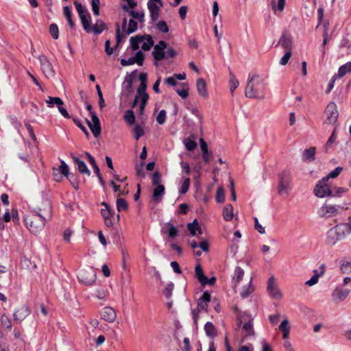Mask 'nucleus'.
I'll return each instance as SVG.
<instances>
[{"mask_svg": "<svg viewBox=\"0 0 351 351\" xmlns=\"http://www.w3.org/2000/svg\"><path fill=\"white\" fill-rule=\"evenodd\" d=\"M51 217V206L48 200L44 203V208H38L37 210L25 218V223L29 230L36 234L45 227V221Z\"/></svg>", "mask_w": 351, "mask_h": 351, "instance_id": "f257e3e1", "label": "nucleus"}, {"mask_svg": "<svg viewBox=\"0 0 351 351\" xmlns=\"http://www.w3.org/2000/svg\"><path fill=\"white\" fill-rule=\"evenodd\" d=\"M133 58L135 63H136L138 65L142 66L143 64L145 55L141 51H137Z\"/></svg>", "mask_w": 351, "mask_h": 351, "instance_id": "864d4df0", "label": "nucleus"}, {"mask_svg": "<svg viewBox=\"0 0 351 351\" xmlns=\"http://www.w3.org/2000/svg\"><path fill=\"white\" fill-rule=\"evenodd\" d=\"M244 276V271L240 267H236L234 271L233 280H234L236 285H238L241 280L243 279Z\"/></svg>", "mask_w": 351, "mask_h": 351, "instance_id": "58836bf2", "label": "nucleus"}, {"mask_svg": "<svg viewBox=\"0 0 351 351\" xmlns=\"http://www.w3.org/2000/svg\"><path fill=\"white\" fill-rule=\"evenodd\" d=\"M229 84H230V92H231L232 95H233V93L235 90V89L238 87L239 82L232 73H230V74Z\"/></svg>", "mask_w": 351, "mask_h": 351, "instance_id": "c03bdc74", "label": "nucleus"}, {"mask_svg": "<svg viewBox=\"0 0 351 351\" xmlns=\"http://www.w3.org/2000/svg\"><path fill=\"white\" fill-rule=\"evenodd\" d=\"M350 290L348 289H343L339 287H336L331 295L332 301L338 304L342 301H343L350 294Z\"/></svg>", "mask_w": 351, "mask_h": 351, "instance_id": "2eb2a0df", "label": "nucleus"}, {"mask_svg": "<svg viewBox=\"0 0 351 351\" xmlns=\"http://www.w3.org/2000/svg\"><path fill=\"white\" fill-rule=\"evenodd\" d=\"M156 27L160 32L162 33H167L169 32V27L167 23L164 21H160L157 23Z\"/></svg>", "mask_w": 351, "mask_h": 351, "instance_id": "680f3d73", "label": "nucleus"}, {"mask_svg": "<svg viewBox=\"0 0 351 351\" xmlns=\"http://www.w3.org/2000/svg\"><path fill=\"white\" fill-rule=\"evenodd\" d=\"M314 194L320 198L332 196V191L330 189L326 178L319 180L314 189Z\"/></svg>", "mask_w": 351, "mask_h": 351, "instance_id": "0eeeda50", "label": "nucleus"}, {"mask_svg": "<svg viewBox=\"0 0 351 351\" xmlns=\"http://www.w3.org/2000/svg\"><path fill=\"white\" fill-rule=\"evenodd\" d=\"M77 278L79 281L82 283L90 285L95 281L96 274L92 267H88V269L80 270L78 273Z\"/></svg>", "mask_w": 351, "mask_h": 351, "instance_id": "6e6552de", "label": "nucleus"}, {"mask_svg": "<svg viewBox=\"0 0 351 351\" xmlns=\"http://www.w3.org/2000/svg\"><path fill=\"white\" fill-rule=\"evenodd\" d=\"M186 149L188 151H193L197 147V143L195 141L187 139L184 143Z\"/></svg>", "mask_w": 351, "mask_h": 351, "instance_id": "338daca9", "label": "nucleus"}, {"mask_svg": "<svg viewBox=\"0 0 351 351\" xmlns=\"http://www.w3.org/2000/svg\"><path fill=\"white\" fill-rule=\"evenodd\" d=\"M63 13H64V15L65 16L66 21H67L69 26L71 27V28H73L75 26V23L72 19L71 7H70L69 5L64 6L63 8Z\"/></svg>", "mask_w": 351, "mask_h": 351, "instance_id": "7c9ffc66", "label": "nucleus"}, {"mask_svg": "<svg viewBox=\"0 0 351 351\" xmlns=\"http://www.w3.org/2000/svg\"><path fill=\"white\" fill-rule=\"evenodd\" d=\"M160 5L154 2H148L147 8L150 13V17L152 21H156L159 17Z\"/></svg>", "mask_w": 351, "mask_h": 351, "instance_id": "aec40b11", "label": "nucleus"}, {"mask_svg": "<svg viewBox=\"0 0 351 351\" xmlns=\"http://www.w3.org/2000/svg\"><path fill=\"white\" fill-rule=\"evenodd\" d=\"M319 279V274L317 270L313 271V276L311 278L310 280L306 282V285L308 286H313L317 283Z\"/></svg>", "mask_w": 351, "mask_h": 351, "instance_id": "13d9d810", "label": "nucleus"}, {"mask_svg": "<svg viewBox=\"0 0 351 351\" xmlns=\"http://www.w3.org/2000/svg\"><path fill=\"white\" fill-rule=\"evenodd\" d=\"M197 92L200 96L206 98L208 96L206 85L203 78H198L196 82Z\"/></svg>", "mask_w": 351, "mask_h": 351, "instance_id": "b1692460", "label": "nucleus"}, {"mask_svg": "<svg viewBox=\"0 0 351 351\" xmlns=\"http://www.w3.org/2000/svg\"><path fill=\"white\" fill-rule=\"evenodd\" d=\"M342 170V167H337L334 170L330 171L329 174L327 176H325L324 178H326L327 181H328L329 178H335L340 174Z\"/></svg>", "mask_w": 351, "mask_h": 351, "instance_id": "bf43d9fd", "label": "nucleus"}, {"mask_svg": "<svg viewBox=\"0 0 351 351\" xmlns=\"http://www.w3.org/2000/svg\"><path fill=\"white\" fill-rule=\"evenodd\" d=\"M286 0H277V3L275 0L271 1V8L276 12L277 10L280 12L283 11L285 5Z\"/></svg>", "mask_w": 351, "mask_h": 351, "instance_id": "37998d69", "label": "nucleus"}, {"mask_svg": "<svg viewBox=\"0 0 351 351\" xmlns=\"http://www.w3.org/2000/svg\"><path fill=\"white\" fill-rule=\"evenodd\" d=\"M223 219L226 221H230L233 218V207L231 204H227L223 210Z\"/></svg>", "mask_w": 351, "mask_h": 351, "instance_id": "c9c22d12", "label": "nucleus"}, {"mask_svg": "<svg viewBox=\"0 0 351 351\" xmlns=\"http://www.w3.org/2000/svg\"><path fill=\"white\" fill-rule=\"evenodd\" d=\"M191 184V180L189 178H185L183 183L179 190V193L182 195L185 194L188 192Z\"/></svg>", "mask_w": 351, "mask_h": 351, "instance_id": "8fccbe9b", "label": "nucleus"}, {"mask_svg": "<svg viewBox=\"0 0 351 351\" xmlns=\"http://www.w3.org/2000/svg\"><path fill=\"white\" fill-rule=\"evenodd\" d=\"M76 10L77 12L78 16L80 19L82 25L84 29V30L87 33L91 32V16L87 8L82 5L80 2L75 1L73 3Z\"/></svg>", "mask_w": 351, "mask_h": 351, "instance_id": "20e7f679", "label": "nucleus"}, {"mask_svg": "<svg viewBox=\"0 0 351 351\" xmlns=\"http://www.w3.org/2000/svg\"><path fill=\"white\" fill-rule=\"evenodd\" d=\"M128 205L127 202L123 198H117V208L119 212L127 210Z\"/></svg>", "mask_w": 351, "mask_h": 351, "instance_id": "a18cd8bd", "label": "nucleus"}, {"mask_svg": "<svg viewBox=\"0 0 351 351\" xmlns=\"http://www.w3.org/2000/svg\"><path fill=\"white\" fill-rule=\"evenodd\" d=\"M292 38L290 34L284 33L281 36L277 45H280L287 51H291Z\"/></svg>", "mask_w": 351, "mask_h": 351, "instance_id": "6ab92c4d", "label": "nucleus"}, {"mask_svg": "<svg viewBox=\"0 0 351 351\" xmlns=\"http://www.w3.org/2000/svg\"><path fill=\"white\" fill-rule=\"evenodd\" d=\"M181 88L176 89L177 94L182 98L185 99L189 96V86L186 84H182Z\"/></svg>", "mask_w": 351, "mask_h": 351, "instance_id": "49530a36", "label": "nucleus"}, {"mask_svg": "<svg viewBox=\"0 0 351 351\" xmlns=\"http://www.w3.org/2000/svg\"><path fill=\"white\" fill-rule=\"evenodd\" d=\"M46 103L49 108H53L54 105L58 106L64 104L63 101L60 97L51 96L48 97V99L46 100Z\"/></svg>", "mask_w": 351, "mask_h": 351, "instance_id": "4c0bfd02", "label": "nucleus"}, {"mask_svg": "<svg viewBox=\"0 0 351 351\" xmlns=\"http://www.w3.org/2000/svg\"><path fill=\"white\" fill-rule=\"evenodd\" d=\"M60 171V173H62V175H63L64 176L68 178L69 176H71V174H69V167L68 165L65 163V162L64 160H61L60 162V165L59 167V170L58 169H56V168H53V175L54 176H56V172L58 173V171Z\"/></svg>", "mask_w": 351, "mask_h": 351, "instance_id": "c756f323", "label": "nucleus"}, {"mask_svg": "<svg viewBox=\"0 0 351 351\" xmlns=\"http://www.w3.org/2000/svg\"><path fill=\"white\" fill-rule=\"evenodd\" d=\"M340 269L343 274H350L351 273V261H348L345 259H341L340 261Z\"/></svg>", "mask_w": 351, "mask_h": 351, "instance_id": "ea45409f", "label": "nucleus"}, {"mask_svg": "<svg viewBox=\"0 0 351 351\" xmlns=\"http://www.w3.org/2000/svg\"><path fill=\"white\" fill-rule=\"evenodd\" d=\"M291 56V51H287L285 55L281 58L280 64L281 65H286Z\"/></svg>", "mask_w": 351, "mask_h": 351, "instance_id": "774afa93", "label": "nucleus"}, {"mask_svg": "<svg viewBox=\"0 0 351 351\" xmlns=\"http://www.w3.org/2000/svg\"><path fill=\"white\" fill-rule=\"evenodd\" d=\"M137 28H138L137 22L136 21H134V19H130L125 32L128 34H132L137 29Z\"/></svg>", "mask_w": 351, "mask_h": 351, "instance_id": "de8ad7c7", "label": "nucleus"}, {"mask_svg": "<svg viewBox=\"0 0 351 351\" xmlns=\"http://www.w3.org/2000/svg\"><path fill=\"white\" fill-rule=\"evenodd\" d=\"M291 173L290 171L285 170L279 175V184L278 186L280 195L288 194L291 189Z\"/></svg>", "mask_w": 351, "mask_h": 351, "instance_id": "39448f33", "label": "nucleus"}, {"mask_svg": "<svg viewBox=\"0 0 351 351\" xmlns=\"http://www.w3.org/2000/svg\"><path fill=\"white\" fill-rule=\"evenodd\" d=\"M348 73H351V62H348L341 66L338 70V75L339 77H343Z\"/></svg>", "mask_w": 351, "mask_h": 351, "instance_id": "a19ab883", "label": "nucleus"}, {"mask_svg": "<svg viewBox=\"0 0 351 351\" xmlns=\"http://www.w3.org/2000/svg\"><path fill=\"white\" fill-rule=\"evenodd\" d=\"M187 228L192 236H196V231L198 230L199 234H202L201 228L197 219H195L192 223L187 225Z\"/></svg>", "mask_w": 351, "mask_h": 351, "instance_id": "f704fd0d", "label": "nucleus"}, {"mask_svg": "<svg viewBox=\"0 0 351 351\" xmlns=\"http://www.w3.org/2000/svg\"><path fill=\"white\" fill-rule=\"evenodd\" d=\"M101 318L106 322H113L117 317V314L114 308L110 306L103 308L100 312Z\"/></svg>", "mask_w": 351, "mask_h": 351, "instance_id": "dca6fc26", "label": "nucleus"}, {"mask_svg": "<svg viewBox=\"0 0 351 351\" xmlns=\"http://www.w3.org/2000/svg\"><path fill=\"white\" fill-rule=\"evenodd\" d=\"M199 145L202 152V158L204 162L205 163H208L211 160L213 154L211 152L208 151L207 143L203 138H200Z\"/></svg>", "mask_w": 351, "mask_h": 351, "instance_id": "412c9836", "label": "nucleus"}, {"mask_svg": "<svg viewBox=\"0 0 351 351\" xmlns=\"http://www.w3.org/2000/svg\"><path fill=\"white\" fill-rule=\"evenodd\" d=\"M133 80L130 76H126L122 84L123 91H125L126 96H130L133 93Z\"/></svg>", "mask_w": 351, "mask_h": 351, "instance_id": "5701e85b", "label": "nucleus"}, {"mask_svg": "<svg viewBox=\"0 0 351 351\" xmlns=\"http://www.w3.org/2000/svg\"><path fill=\"white\" fill-rule=\"evenodd\" d=\"M1 324H2L3 327H4L5 329H7L9 331L11 330L12 323H11V320L10 319L8 316H7L6 315H2L1 317Z\"/></svg>", "mask_w": 351, "mask_h": 351, "instance_id": "603ef678", "label": "nucleus"}, {"mask_svg": "<svg viewBox=\"0 0 351 351\" xmlns=\"http://www.w3.org/2000/svg\"><path fill=\"white\" fill-rule=\"evenodd\" d=\"M168 234L170 238H175L178 234V230L176 227L172 224H169Z\"/></svg>", "mask_w": 351, "mask_h": 351, "instance_id": "0e129e2a", "label": "nucleus"}, {"mask_svg": "<svg viewBox=\"0 0 351 351\" xmlns=\"http://www.w3.org/2000/svg\"><path fill=\"white\" fill-rule=\"evenodd\" d=\"M41 69L47 77H53L55 75V71L53 65L49 62L45 56H40L38 58Z\"/></svg>", "mask_w": 351, "mask_h": 351, "instance_id": "ddd939ff", "label": "nucleus"}, {"mask_svg": "<svg viewBox=\"0 0 351 351\" xmlns=\"http://www.w3.org/2000/svg\"><path fill=\"white\" fill-rule=\"evenodd\" d=\"M351 234V217H348V223H342L330 228L326 234V243L334 245Z\"/></svg>", "mask_w": 351, "mask_h": 351, "instance_id": "7ed1b4c3", "label": "nucleus"}, {"mask_svg": "<svg viewBox=\"0 0 351 351\" xmlns=\"http://www.w3.org/2000/svg\"><path fill=\"white\" fill-rule=\"evenodd\" d=\"M279 329L282 332V338L287 339L289 334V322L287 319H285L281 322Z\"/></svg>", "mask_w": 351, "mask_h": 351, "instance_id": "79ce46f5", "label": "nucleus"}, {"mask_svg": "<svg viewBox=\"0 0 351 351\" xmlns=\"http://www.w3.org/2000/svg\"><path fill=\"white\" fill-rule=\"evenodd\" d=\"M87 125H88L91 132L95 137H98L101 134L100 123H92L88 119H86Z\"/></svg>", "mask_w": 351, "mask_h": 351, "instance_id": "473e14b6", "label": "nucleus"}, {"mask_svg": "<svg viewBox=\"0 0 351 351\" xmlns=\"http://www.w3.org/2000/svg\"><path fill=\"white\" fill-rule=\"evenodd\" d=\"M49 32L51 36V37L56 40L58 38L59 36V29L58 27L56 24L52 23L49 26Z\"/></svg>", "mask_w": 351, "mask_h": 351, "instance_id": "5fc2aeb1", "label": "nucleus"}, {"mask_svg": "<svg viewBox=\"0 0 351 351\" xmlns=\"http://www.w3.org/2000/svg\"><path fill=\"white\" fill-rule=\"evenodd\" d=\"M106 24L101 20H97L95 24L91 27V32H93L95 34L99 35L106 29Z\"/></svg>", "mask_w": 351, "mask_h": 351, "instance_id": "2f4dec72", "label": "nucleus"}, {"mask_svg": "<svg viewBox=\"0 0 351 351\" xmlns=\"http://www.w3.org/2000/svg\"><path fill=\"white\" fill-rule=\"evenodd\" d=\"M252 280L250 283L247 285H245L242 287L240 295L242 298H245L248 297L254 290V287L251 284Z\"/></svg>", "mask_w": 351, "mask_h": 351, "instance_id": "e433bc0d", "label": "nucleus"}, {"mask_svg": "<svg viewBox=\"0 0 351 351\" xmlns=\"http://www.w3.org/2000/svg\"><path fill=\"white\" fill-rule=\"evenodd\" d=\"M266 84L258 75L249 74L245 95L248 98L262 99L265 96Z\"/></svg>", "mask_w": 351, "mask_h": 351, "instance_id": "f03ea898", "label": "nucleus"}, {"mask_svg": "<svg viewBox=\"0 0 351 351\" xmlns=\"http://www.w3.org/2000/svg\"><path fill=\"white\" fill-rule=\"evenodd\" d=\"M315 153H316V149L314 147H311L308 149H304L302 153L303 161L306 162V161L314 160Z\"/></svg>", "mask_w": 351, "mask_h": 351, "instance_id": "393cba45", "label": "nucleus"}, {"mask_svg": "<svg viewBox=\"0 0 351 351\" xmlns=\"http://www.w3.org/2000/svg\"><path fill=\"white\" fill-rule=\"evenodd\" d=\"M101 206L104 207V208L101 210V214L104 218L105 226L108 228L113 227V217L115 215L114 210L105 202H101Z\"/></svg>", "mask_w": 351, "mask_h": 351, "instance_id": "9b49d317", "label": "nucleus"}, {"mask_svg": "<svg viewBox=\"0 0 351 351\" xmlns=\"http://www.w3.org/2000/svg\"><path fill=\"white\" fill-rule=\"evenodd\" d=\"M99 0H91V7L95 16L99 15Z\"/></svg>", "mask_w": 351, "mask_h": 351, "instance_id": "052dcab7", "label": "nucleus"}, {"mask_svg": "<svg viewBox=\"0 0 351 351\" xmlns=\"http://www.w3.org/2000/svg\"><path fill=\"white\" fill-rule=\"evenodd\" d=\"M195 276L202 285H205V280H206V276L204 275L203 269L199 264L195 266Z\"/></svg>", "mask_w": 351, "mask_h": 351, "instance_id": "c85d7f7f", "label": "nucleus"}, {"mask_svg": "<svg viewBox=\"0 0 351 351\" xmlns=\"http://www.w3.org/2000/svg\"><path fill=\"white\" fill-rule=\"evenodd\" d=\"M267 290L269 296L275 300H280L282 297V292L276 284L274 276H270L268 279Z\"/></svg>", "mask_w": 351, "mask_h": 351, "instance_id": "f8f14e48", "label": "nucleus"}, {"mask_svg": "<svg viewBox=\"0 0 351 351\" xmlns=\"http://www.w3.org/2000/svg\"><path fill=\"white\" fill-rule=\"evenodd\" d=\"M238 324L241 326H242V330L245 333L247 336H251L254 335V331L253 328L252 324V318L251 316L247 313L243 314L241 317H239L237 320Z\"/></svg>", "mask_w": 351, "mask_h": 351, "instance_id": "9d476101", "label": "nucleus"}, {"mask_svg": "<svg viewBox=\"0 0 351 351\" xmlns=\"http://www.w3.org/2000/svg\"><path fill=\"white\" fill-rule=\"evenodd\" d=\"M124 119L129 125H132L135 122L134 113L132 110H128L125 112Z\"/></svg>", "mask_w": 351, "mask_h": 351, "instance_id": "09e8293b", "label": "nucleus"}, {"mask_svg": "<svg viewBox=\"0 0 351 351\" xmlns=\"http://www.w3.org/2000/svg\"><path fill=\"white\" fill-rule=\"evenodd\" d=\"M165 188L163 185H158L154 189L152 195V201L158 204L165 194Z\"/></svg>", "mask_w": 351, "mask_h": 351, "instance_id": "4be33fe9", "label": "nucleus"}, {"mask_svg": "<svg viewBox=\"0 0 351 351\" xmlns=\"http://www.w3.org/2000/svg\"><path fill=\"white\" fill-rule=\"evenodd\" d=\"M123 10L128 12L129 15L133 19L138 20L139 22H143L144 19V14L143 12H138L134 10H129V8L126 5H123Z\"/></svg>", "mask_w": 351, "mask_h": 351, "instance_id": "cd10ccee", "label": "nucleus"}, {"mask_svg": "<svg viewBox=\"0 0 351 351\" xmlns=\"http://www.w3.org/2000/svg\"><path fill=\"white\" fill-rule=\"evenodd\" d=\"M215 199H216L217 202H218V203H223L224 202L225 194H224V190L222 187H219L217 189Z\"/></svg>", "mask_w": 351, "mask_h": 351, "instance_id": "6e6d98bb", "label": "nucleus"}, {"mask_svg": "<svg viewBox=\"0 0 351 351\" xmlns=\"http://www.w3.org/2000/svg\"><path fill=\"white\" fill-rule=\"evenodd\" d=\"M167 44L164 40L159 41L158 44L154 45L152 56L155 60L161 61L165 58V49H167Z\"/></svg>", "mask_w": 351, "mask_h": 351, "instance_id": "4468645a", "label": "nucleus"}, {"mask_svg": "<svg viewBox=\"0 0 351 351\" xmlns=\"http://www.w3.org/2000/svg\"><path fill=\"white\" fill-rule=\"evenodd\" d=\"M145 41V38L143 35H136L135 36H132L130 39V47L133 51H136L139 49L140 43Z\"/></svg>", "mask_w": 351, "mask_h": 351, "instance_id": "a878e982", "label": "nucleus"}, {"mask_svg": "<svg viewBox=\"0 0 351 351\" xmlns=\"http://www.w3.org/2000/svg\"><path fill=\"white\" fill-rule=\"evenodd\" d=\"M143 36L145 38V41L143 42L141 48L143 51H149L154 44L152 36L149 34H144Z\"/></svg>", "mask_w": 351, "mask_h": 351, "instance_id": "72a5a7b5", "label": "nucleus"}, {"mask_svg": "<svg viewBox=\"0 0 351 351\" xmlns=\"http://www.w3.org/2000/svg\"><path fill=\"white\" fill-rule=\"evenodd\" d=\"M29 308L25 305H22L14 311V319L16 321L21 322L29 315Z\"/></svg>", "mask_w": 351, "mask_h": 351, "instance_id": "f3484780", "label": "nucleus"}, {"mask_svg": "<svg viewBox=\"0 0 351 351\" xmlns=\"http://www.w3.org/2000/svg\"><path fill=\"white\" fill-rule=\"evenodd\" d=\"M166 120V111L165 110H161L157 117H156V121L158 124L162 125L165 123Z\"/></svg>", "mask_w": 351, "mask_h": 351, "instance_id": "e2e57ef3", "label": "nucleus"}, {"mask_svg": "<svg viewBox=\"0 0 351 351\" xmlns=\"http://www.w3.org/2000/svg\"><path fill=\"white\" fill-rule=\"evenodd\" d=\"M152 184L154 186L160 185L161 182V174L159 171H156L152 175Z\"/></svg>", "mask_w": 351, "mask_h": 351, "instance_id": "69168bd1", "label": "nucleus"}, {"mask_svg": "<svg viewBox=\"0 0 351 351\" xmlns=\"http://www.w3.org/2000/svg\"><path fill=\"white\" fill-rule=\"evenodd\" d=\"M343 208L340 205L328 204L326 202L318 210V215L320 217L329 218L337 215L339 209Z\"/></svg>", "mask_w": 351, "mask_h": 351, "instance_id": "423d86ee", "label": "nucleus"}, {"mask_svg": "<svg viewBox=\"0 0 351 351\" xmlns=\"http://www.w3.org/2000/svg\"><path fill=\"white\" fill-rule=\"evenodd\" d=\"M204 330L206 335L210 338H214L217 336V332L215 326L210 322H207L204 325Z\"/></svg>", "mask_w": 351, "mask_h": 351, "instance_id": "bb28decb", "label": "nucleus"}, {"mask_svg": "<svg viewBox=\"0 0 351 351\" xmlns=\"http://www.w3.org/2000/svg\"><path fill=\"white\" fill-rule=\"evenodd\" d=\"M73 121L78 128H80L82 130V131L84 133V134L86 136V137L89 136V133H88L86 128L82 124V123L80 119H78L77 117H73Z\"/></svg>", "mask_w": 351, "mask_h": 351, "instance_id": "4d7b16f0", "label": "nucleus"}, {"mask_svg": "<svg viewBox=\"0 0 351 351\" xmlns=\"http://www.w3.org/2000/svg\"><path fill=\"white\" fill-rule=\"evenodd\" d=\"M326 119L324 122L327 124H335L339 117V112L337 105L334 102H330L325 109Z\"/></svg>", "mask_w": 351, "mask_h": 351, "instance_id": "1a4fd4ad", "label": "nucleus"}, {"mask_svg": "<svg viewBox=\"0 0 351 351\" xmlns=\"http://www.w3.org/2000/svg\"><path fill=\"white\" fill-rule=\"evenodd\" d=\"M71 158L74 163L77 166V170L82 174H86L88 176H90V171L87 167L86 165L83 160H81L78 157L71 155Z\"/></svg>", "mask_w": 351, "mask_h": 351, "instance_id": "a211bd4d", "label": "nucleus"}, {"mask_svg": "<svg viewBox=\"0 0 351 351\" xmlns=\"http://www.w3.org/2000/svg\"><path fill=\"white\" fill-rule=\"evenodd\" d=\"M134 138L138 141L145 134L143 128L140 125H136L133 129Z\"/></svg>", "mask_w": 351, "mask_h": 351, "instance_id": "3c124183", "label": "nucleus"}]
</instances>
